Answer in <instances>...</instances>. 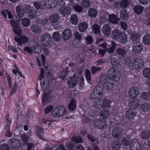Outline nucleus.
Masks as SVG:
<instances>
[{
  "label": "nucleus",
  "instance_id": "nucleus-1",
  "mask_svg": "<svg viewBox=\"0 0 150 150\" xmlns=\"http://www.w3.org/2000/svg\"><path fill=\"white\" fill-rule=\"evenodd\" d=\"M99 82L102 85L103 88L106 90L111 89L114 86V84L111 81L108 76L104 74L100 75Z\"/></svg>",
  "mask_w": 150,
  "mask_h": 150
},
{
  "label": "nucleus",
  "instance_id": "nucleus-2",
  "mask_svg": "<svg viewBox=\"0 0 150 150\" xmlns=\"http://www.w3.org/2000/svg\"><path fill=\"white\" fill-rule=\"evenodd\" d=\"M108 77L109 79L117 81L119 80L120 77V72L115 68H110L108 71Z\"/></svg>",
  "mask_w": 150,
  "mask_h": 150
},
{
  "label": "nucleus",
  "instance_id": "nucleus-3",
  "mask_svg": "<svg viewBox=\"0 0 150 150\" xmlns=\"http://www.w3.org/2000/svg\"><path fill=\"white\" fill-rule=\"evenodd\" d=\"M66 113V108L64 106H61L55 108L52 112V115L55 117L63 116Z\"/></svg>",
  "mask_w": 150,
  "mask_h": 150
},
{
  "label": "nucleus",
  "instance_id": "nucleus-4",
  "mask_svg": "<svg viewBox=\"0 0 150 150\" xmlns=\"http://www.w3.org/2000/svg\"><path fill=\"white\" fill-rule=\"evenodd\" d=\"M43 73V71H42V68L41 67L40 74L38 80H40V84L41 88L43 90H46L49 87V83L47 79L44 77Z\"/></svg>",
  "mask_w": 150,
  "mask_h": 150
},
{
  "label": "nucleus",
  "instance_id": "nucleus-5",
  "mask_svg": "<svg viewBox=\"0 0 150 150\" xmlns=\"http://www.w3.org/2000/svg\"><path fill=\"white\" fill-rule=\"evenodd\" d=\"M103 92V90L101 86H97L92 92L91 96L92 98L98 99L102 96Z\"/></svg>",
  "mask_w": 150,
  "mask_h": 150
},
{
  "label": "nucleus",
  "instance_id": "nucleus-6",
  "mask_svg": "<svg viewBox=\"0 0 150 150\" xmlns=\"http://www.w3.org/2000/svg\"><path fill=\"white\" fill-rule=\"evenodd\" d=\"M128 65L131 68H133L135 69H139L140 67H142L144 64L141 58H137L134 59L132 63H128Z\"/></svg>",
  "mask_w": 150,
  "mask_h": 150
},
{
  "label": "nucleus",
  "instance_id": "nucleus-7",
  "mask_svg": "<svg viewBox=\"0 0 150 150\" xmlns=\"http://www.w3.org/2000/svg\"><path fill=\"white\" fill-rule=\"evenodd\" d=\"M19 19L16 21L14 20H10V23L13 27V30L16 35H19L21 34V30L19 27Z\"/></svg>",
  "mask_w": 150,
  "mask_h": 150
},
{
  "label": "nucleus",
  "instance_id": "nucleus-8",
  "mask_svg": "<svg viewBox=\"0 0 150 150\" xmlns=\"http://www.w3.org/2000/svg\"><path fill=\"white\" fill-rule=\"evenodd\" d=\"M52 39L51 36L48 34L43 35L41 41L42 45L45 46H49L52 43Z\"/></svg>",
  "mask_w": 150,
  "mask_h": 150
},
{
  "label": "nucleus",
  "instance_id": "nucleus-9",
  "mask_svg": "<svg viewBox=\"0 0 150 150\" xmlns=\"http://www.w3.org/2000/svg\"><path fill=\"white\" fill-rule=\"evenodd\" d=\"M110 44L107 45L106 44L104 43L100 45V46L103 47L105 49L106 51L109 53H113L115 50L116 47V44L115 43L113 42V41H111Z\"/></svg>",
  "mask_w": 150,
  "mask_h": 150
},
{
  "label": "nucleus",
  "instance_id": "nucleus-10",
  "mask_svg": "<svg viewBox=\"0 0 150 150\" xmlns=\"http://www.w3.org/2000/svg\"><path fill=\"white\" fill-rule=\"evenodd\" d=\"M94 125L95 127L98 129H103L106 126L105 120L102 118L95 120Z\"/></svg>",
  "mask_w": 150,
  "mask_h": 150
},
{
  "label": "nucleus",
  "instance_id": "nucleus-11",
  "mask_svg": "<svg viewBox=\"0 0 150 150\" xmlns=\"http://www.w3.org/2000/svg\"><path fill=\"white\" fill-rule=\"evenodd\" d=\"M52 94L50 91H46L43 93L42 96V103L43 105H45L47 103L50 101L52 98Z\"/></svg>",
  "mask_w": 150,
  "mask_h": 150
},
{
  "label": "nucleus",
  "instance_id": "nucleus-12",
  "mask_svg": "<svg viewBox=\"0 0 150 150\" xmlns=\"http://www.w3.org/2000/svg\"><path fill=\"white\" fill-rule=\"evenodd\" d=\"M112 134L114 138L119 139L122 136L123 131L121 128L116 127L113 129Z\"/></svg>",
  "mask_w": 150,
  "mask_h": 150
},
{
  "label": "nucleus",
  "instance_id": "nucleus-13",
  "mask_svg": "<svg viewBox=\"0 0 150 150\" xmlns=\"http://www.w3.org/2000/svg\"><path fill=\"white\" fill-rule=\"evenodd\" d=\"M19 35H17L16 37H15L14 40L17 42L18 45H21L22 44L27 43L28 41V38L26 36H19Z\"/></svg>",
  "mask_w": 150,
  "mask_h": 150
},
{
  "label": "nucleus",
  "instance_id": "nucleus-14",
  "mask_svg": "<svg viewBox=\"0 0 150 150\" xmlns=\"http://www.w3.org/2000/svg\"><path fill=\"white\" fill-rule=\"evenodd\" d=\"M139 101L137 98H131L129 101V106L130 108H132L133 109H135L139 105Z\"/></svg>",
  "mask_w": 150,
  "mask_h": 150
},
{
  "label": "nucleus",
  "instance_id": "nucleus-15",
  "mask_svg": "<svg viewBox=\"0 0 150 150\" xmlns=\"http://www.w3.org/2000/svg\"><path fill=\"white\" fill-rule=\"evenodd\" d=\"M143 50V46L138 41H134L133 43L132 50L137 53L141 52Z\"/></svg>",
  "mask_w": 150,
  "mask_h": 150
},
{
  "label": "nucleus",
  "instance_id": "nucleus-16",
  "mask_svg": "<svg viewBox=\"0 0 150 150\" xmlns=\"http://www.w3.org/2000/svg\"><path fill=\"white\" fill-rule=\"evenodd\" d=\"M31 49L35 53H40L42 51L41 45L36 42L32 41L30 42Z\"/></svg>",
  "mask_w": 150,
  "mask_h": 150
},
{
  "label": "nucleus",
  "instance_id": "nucleus-17",
  "mask_svg": "<svg viewBox=\"0 0 150 150\" xmlns=\"http://www.w3.org/2000/svg\"><path fill=\"white\" fill-rule=\"evenodd\" d=\"M72 35L71 31L68 28L64 30L62 34V39L64 41H67L69 40Z\"/></svg>",
  "mask_w": 150,
  "mask_h": 150
},
{
  "label": "nucleus",
  "instance_id": "nucleus-18",
  "mask_svg": "<svg viewBox=\"0 0 150 150\" xmlns=\"http://www.w3.org/2000/svg\"><path fill=\"white\" fill-rule=\"evenodd\" d=\"M44 7L48 9L54 8L57 5L55 0H48L45 1L43 3Z\"/></svg>",
  "mask_w": 150,
  "mask_h": 150
},
{
  "label": "nucleus",
  "instance_id": "nucleus-19",
  "mask_svg": "<svg viewBox=\"0 0 150 150\" xmlns=\"http://www.w3.org/2000/svg\"><path fill=\"white\" fill-rule=\"evenodd\" d=\"M128 94L131 98H136L139 95L138 88L135 87L131 88L128 91Z\"/></svg>",
  "mask_w": 150,
  "mask_h": 150
},
{
  "label": "nucleus",
  "instance_id": "nucleus-20",
  "mask_svg": "<svg viewBox=\"0 0 150 150\" xmlns=\"http://www.w3.org/2000/svg\"><path fill=\"white\" fill-rule=\"evenodd\" d=\"M45 57L42 55L41 60L42 63V71H43L44 73V70H45V71H46L45 75V76L47 77H48L50 76V74L49 71H47L48 70V67L47 66V63H45ZM44 73H43V74Z\"/></svg>",
  "mask_w": 150,
  "mask_h": 150
},
{
  "label": "nucleus",
  "instance_id": "nucleus-21",
  "mask_svg": "<svg viewBox=\"0 0 150 150\" xmlns=\"http://www.w3.org/2000/svg\"><path fill=\"white\" fill-rule=\"evenodd\" d=\"M67 81L68 86L70 88H73L76 85L77 81L75 76L69 77Z\"/></svg>",
  "mask_w": 150,
  "mask_h": 150
},
{
  "label": "nucleus",
  "instance_id": "nucleus-22",
  "mask_svg": "<svg viewBox=\"0 0 150 150\" xmlns=\"http://www.w3.org/2000/svg\"><path fill=\"white\" fill-rule=\"evenodd\" d=\"M136 111L135 109H130L126 111V116L130 119H133L136 115Z\"/></svg>",
  "mask_w": 150,
  "mask_h": 150
},
{
  "label": "nucleus",
  "instance_id": "nucleus-23",
  "mask_svg": "<svg viewBox=\"0 0 150 150\" xmlns=\"http://www.w3.org/2000/svg\"><path fill=\"white\" fill-rule=\"evenodd\" d=\"M122 32L117 29H115L113 30L111 33V37L114 40H118L120 37Z\"/></svg>",
  "mask_w": 150,
  "mask_h": 150
},
{
  "label": "nucleus",
  "instance_id": "nucleus-24",
  "mask_svg": "<svg viewBox=\"0 0 150 150\" xmlns=\"http://www.w3.org/2000/svg\"><path fill=\"white\" fill-rule=\"evenodd\" d=\"M59 12L64 16L69 15L71 12L70 8L67 7H60L58 9Z\"/></svg>",
  "mask_w": 150,
  "mask_h": 150
},
{
  "label": "nucleus",
  "instance_id": "nucleus-25",
  "mask_svg": "<svg viewBox=\"0 0 150 150\" xmlns=\"http://www.w3.org/2000/svg\"><path fill=\"white\" fill-rule=\"evenodd\" d=\"M132 140L131 136L128 135L124 137L122 141V143L124 146H127L130 145Z\"/></svg>",
  "mask_w": 150,
  "mask_h": 150
},
{
  "label": "nucleus",
  "instance_id": "nucleus-26",
  "mask_svg": "<svg viewBox=\"0 0 150 150\" xmlns=\"http://www.w3.org/2000/svg\"><path fill=\"white\" fill-rule=\"evenodd\" d=\"M16 11L17 16L18 17L19 20H21L24 14V11L22 7L21 6H18L16 8Z\"/></svg>",
  "mask_w": 150,
  "mask_h": 150
},
{
  "label": "nucleus",
  "instance_id": "nucleus-27",
  "mask_svg": "<svg viewBox=\"0 0 150 150\" xmlns=\"http://www.w3.org/2000/svg\"><path fill=\"white\" fill-rule=\"evenodd\" d=\"M129 149L130 150H141V146L138 142L134 141L132 142Z\"/></svg>",
  "mask_w": 150,
  "mask_h": 150
},
{
  "label": "nucleus",
  "instance_id": "nucleus-28",
  "mask_svg": "<svg viewBox=\"0 0 150 150\" xmlns=\"http://www.w3.org/2000/svg\"><path fill=\"white\" fill-rule=\"evenodd\" d=\"M88 26V23L83 22L80 23L78 25L79 30L81 33H83L87 29Z\"/></svg>",
  "mask_w": 150,
  "mask_h": 150
},
{
  "label": "nucleus",
  "instance_id": "nucleus-29",
  "mask_svg": "<svg viewBox=\"0 0 150 150\" xmlns=\"http://www.w3.org/2000/svg\"><path fill=\"white\" fill-rule=\"evenodd\" d=\"M117 54H112L111 56V62L113 67H116L119 64V61Z\"/></svg>",
  "mask_w": 150,
  "mask_h": 150
},
{
  "label": "nucleus",
  "instance_id": "nucleus-30",
  "mask_svg": "<svg viewBox=\"0 0 150 150\" xmlns=\"http://www.w3.org/2000/svg\"><path fill=\"white\" fill-rule=\"evenodd\" d=\"M101 30L103 33L106 36H108L110 34V28L108 24L104 25L102 27Z\"/></svg>",
  "mask_w": 150,
  "mask_h": 150
},
{
  "label": "nucleus",
  "instance_id": "nucleus-31",
  "mask_svg": "<svg viewBox=\"0 0 150 150\" xmlns=\"http://www.w3.org/2000/svg\"><path fill=\"white\" fill-rule=\"evenodd\" d=\"M120 18L122 20L127 21L129 18V14L126 10H122L120 11Z\"/></svg>",
  "mask_w": 150,
  "mask_h": 150
},
{
  "label": "nucleus",
  "instance_id": "nucleus-32",
  "mask_svg": "<svg viewBox=\"0 0 150 150\" xmlns=\"http://www.w3.org/2000/svg\"><path fill=\"white\" fill-rule=\"evenodd\" d=\"M108 16L109 21L112 23L117 24L118 21L120 20V18H117L114 14L109 15Z\"/></svg>",
  "mask_w": 150,
  "mask_h": 150
},
{
  "label": "nucleus",
  "instance_id": "nucleus-33",
  "mask_svg": "<svg viewBox=\"0 0 150 150\" xmlns=\"http://www.w3.org/2000/svg\"><path fill=\"white\" fill-rule=\"evenodd\" d=\"M122 44H125L127 42V34L124 32H122L118 40Z\"/></svg>",
  "mask_w": 150,
  "mask_h": 150
},
{
  "label": "nucleus",
  "instance_id": "nucleus-34",
  "mask_svg": "<svg viewBox=\"0 0 150 150\" xmlns=\"http://www.w3.org/2000/svg\"><path fill=\"white\" fill-rule=\"evenodd\" d=\"M35 131L39 138L41 139H44L42 138V134L44 132L43 129L40 126H36L35 127Z\"/></svg>",
  "mask_w": 150,
  "mask_h": 150
},
{
  "label": "nucleus",
  "instance_id": "nucleus-35",
  "mask_svg": "<svg viewBox=\"0 0 150 150\" xmlns=\"http://www.w3.org/2000/svg\"><path fill=\"white\" fill-rule=\"evenodd\" d=\"M102 108H110L111 102L107 99H100Z\"/></svg>",
  "mask_w": 150,
  "mask_h": 150
},
{
  "label": "nucleus",
  "instance_id": "nucleus-36",
  "mask_svg": "<svg viewBox=\"0 0 150 150\" xmlns=\"http://www.w3.org/2000/svg\"><path fill=\"white\" fill-rule=\"evenodd\" d=\"M120 144L119 141L113 140L112 143L111 147L112 150H119L120 147Z\"/></svg>",
  "mask_w": 150,
  "mask_h": 150
},
{
  "label": "nucleus",
  "instance_id": "nucleus-37",
  "mask_svg": "<svg viewBox=\"0 0 150 150\" xmlns=\"http://www.w3.org/2000/svg\"><path fill=\"white\" fill-rule=\"evenodd\" d=\"M59 18V15L57 14H55L50 16L49 18V21L51 23H56Z\"/></svg>",
  "mask_w": 150,
  "mask_h": 150
},
{
  "label": "nucleus",
  "instance_id": "nucleus-38",
  "mask_svg": "<svg viewBox=\"0 0 150 150\" xmlns=\"http://www.w3.org/2000/svg\"><path fill=\"white\" fill-rule=\"evenodd\" d=\"M101 105L100 100L97 99L93 104V108H95L96 110L99 111L102 109V107Z\"/></svg>",
  "mask_w": 150,
  "mask_h": 150
},
{
  "label": "nucleus",
  "instance_id": "nucleus-39",
  "mask_svg": "<svg viewBox=\"0 0 150 150\" xmlns=\"http://www.w3.org/2000/svg\"><path fill=\"white\" fill-rule=\"evenodd\" d=\"M144 8L141 5H136L133 8L135 13L138 15L141 14L144 11Z\"/></svg>",
  "mask_w": 150,
  "mask_h": 150
},
{
  "label": "nucleus",
  "instance_id": "nucleus-40",
  "mask_svg": "<svg viewBox=\"0 0 150 150\" xmlns=\"http://www.w3.org/2000/svg\"><path fill=\"white\" fill-rule=\"evenodd\" d=\"M89 16L92 18L96 17L98 15L97 10L93 8H90L88 11Z\"/></svg>",
  "mask_w": 150,
  "mask_h": 150
},
{
  "label": "nucleus",
  "instance_id": "nucleus-41",
  "mask_svg": "<svg viewBox=\"0 0 150 150\" xmlns=\"http://www.w3.org/2000/svg\"><path fill=\"white\" fill-rule=\"evenodd\" d=\"M142 41L144 44L150 45V34L147 33L142 38Z\"/></svg>",
  "mask_w": 150,
  "mask_h": 150
},
{
  "label": "nucleus",
  "instance_id": "nucleus-42",
  "mask_svg": "<svg viewBox=\"0 0 150 150\" xmlns=\"http://www.w3.org/2000/svg\"><path fill=\"white\" fill-rule=\"evenodd\" d=\"M116 51L119 55H121L123 57H125V56L127 53L125 49L121 47L117 48Z\"/></svg>",
  "mask_w": 150,
  "mask_h": 150
},
{
  "label": "nucleus",
  "instance_id": "nucleus-43",
  "mask_svg": "<svg viewBox=\"0 0 150 150\" xmlns=\"http://www.w3.org/2000/svg\"><path fill=\"white\" fill-rule=\"evenodd\" d=\"M31 29L33 32L37 34H39L41 32L40 28L37 25H32L31 26Z\"/></svg>",
  "mask_w": 150,
  "mask_h": 150
},
{
  "label": "nucleus",
  "instance_id": "nucleus-44",
  "mask_svg": "<svg viewBox=\"0 0 150 150\" xmlns=\"http://www.w3.org/2000/svg\"><path fill=\"white\" fill-rule=\"evenodd\" d=\"M82 139L80 136H74L72 137L71 143L73 144L81 143L82 142Z\"/></svg>",
  "mask_w": 150,
  "mask_h": 150
},
{
  "label": "nucleus",
  "instance_id": "nucleus-45",
  "mask_svg": "<svg viewBox=\"0 0 150 150\" xmlns=\"http://www.w3.org/2000/svg\"><path fill=\"white\" fill-rule=\"evenodd\" d=\"M52 37L53 40L57 42L60 41L62 38L61 35L57 31H56L53 33L52 35Z\"/></svg>",
  "mask_w": 150,
  "mask_h": 150
},
{
  "label": "nucleus",
  "instance_id": "nucleus-46",
  "mask_svg": "<svg viewBox=\"0 0 150 150\" xmlns=\"http://www.w3.org/2000/svg\"><path fill=\"white\" fill-rule=\"evenodd\" d=\"M37 11L34 10H32L29 11L28 13V17L30 19H33L37 16Z\"/></svg>",
  "mask_w": 150,
  "mask_h": 150
},
{
  "label": "nucleus",
  "instance_id": "nucleus-47",
  "mask_svg": "<svg viewBox=\"0 0 150 150\" xmlns=\"http://www.w3.org/2000/svg\"><path fill=\"white\" fill-rule=\"evenodd\" d=\"M18 85L16 82H13L12 84L11 83V88H9L11 89L10 95H12L17 90Z\"/></svg>",
  "mask_w": 150,
  "mask_h": 150
},
{
  "label": "nucleus",
  "instance_id": "nucleus-48",
  "mask_svg": "<svg viewBox=\"0 0 150 150\" xmlns=\"http://www.w3.org/2000/svg\"><path fill=\"white\" fill-rule=\"evenodd\" d=\"M76 101L73 100H71L68 105L69 109L71 111H74L76 108Z\"/></svg>",
  "mask_w": 150,
  "mask_h": 150
},
{
  "label": "nucleus",
  "instance_id": "nucleus-49",
  "mask_svg": "<svg viewBox=\"0 0 150 150\" xmlns=\"http://www.w3.org/2000/svg\"><path fill=\"white\" fill-rule=\"evenodd\" d=\"M70 21L72 24L76 25L78 23L77 15L76 14L72 15L70 18Z\"/></svg>",
  "mask_w": 150,
  "mask_h": 150
},
{
  "label": "nucleus",
  "instance_id": "nucleus-50",
  "mask_svg": "<svg viewBox=\"0 0 150 150\" xmlns=\"http://www.w3.org/2000/svg\"><path fill=\"white\" fill-rule=\"evenodd\" d=\"M93 31L96 34H99L100 33V27L98 25L94 24L92 25Z\"/></svg>",
  "mask_w": 150,
  "mask_h": 150
},
{
  "label": "nucleus",
  "instance_id": "nucleus-51",
  "mask_svg": "<svg viewBox=\"0 0 150 150\" xmlns=\"http://www.w3.org/2000/svg\"><path fill=\"white\" fill-rule=\"evenodd\" d=\"M150 132L148 130H144L142 131L141 134V137L144 139H148L150 136Z\"/></svg>",
  "mask_w": 150,
  "mask_h": 150
},
{
  "label": "nucleus",
  "instance_id": "nucleus-52",
  "mask_svg": "<svg viewBox=\"0 0 150 150\" xmlns=\"http://www.w3.org/2000/svg\"><path fill=\"white\" fill-rule=\"evenodd\" d=\"M101 67L100 66H93L91 68V74H94L97 73L98 71H101L102 70Z\"/></svg>",
  "mask_w": 150,
  "mask_h": 150
},
{
  "label": "nucleus",
  "instance_id": "nucleus-53",
  "mask_svg": "<svg viewBox=\"0 0 150 150\" xmlns=\"http://www.w3.org/2000/svg\"><path fill=\"white\" fill-rule=\"evenodd\" d=\"M143 76L146 78H150V68H146L144 69L142 71Z\"/></svg>",
  "mask_w": 150,
  "mask_h": 150
},
{
  "label": "nucleus",
  "instance_id": "nucleus-54",
  "mask_svg": "<svg viewBox=\"0 0 150 150\" xmlns=\"http://www.w3.org/2000/svg\"><path fill=\"white\" fill-rule=\"evenodd\" d=\"M121 8L125 9L127 8L129 5V3L127 0H121Z\"/></svg>",
  "mask_w": 150,
  "mask_h": 150
},
{
  "label": "nucleus",
  "instance_id": "nucleus-55",
  "mask_svg": "<svg viewBox=\"0 0 150 150\" xmlns=\"http://www.w3.org/2000/svg\"><path fill=\"white\" fill-rule=\"evenodd\" d=\"M141 98L144 100L150 101V93H142L141 94Z\"/></svg>",
  "mask_w": 150,
  "mask_h": 150
},
{
  "label": "nucleus",
  "instance_id": "nucleus-56",
  "mask_svg": "<svg viewBox=\"0 0 150 150\" xmlns=\"http://www.w3.org/2000/svg\"><path fill=\"white\" fill-rule=\"evenodd\" d=\"M81 3L82 7L85 8L89 7L91 4L89 0H83Z\"/></svg>",
  "mask_w": 150,
  "mask_h": 150
},
{
  "label": "nucleus",
  "instance_id": "nucleus-57",
  "mask_svg": "<svg viewBox=\"0 0 150 150\" xmlns=\"http://www.w3.org/2000/svg\"><path fill=\"white\" fill-rule=\"evenodd\" d=\"M68 73V71L67 70L64 69L59 75V78L64 80L66 79V76Z\"/></svg>",
  "mask_w": 150,
  "mask_h": 150
},
{
  "label": "nucleus",
  "instance_id": "nucleus-58",
  "mask_svg": "<svg viewBox=\"0 0 150 150\" xmlns=\"http://www.w3.org/2000/svg\"><path fill=\"white\" fill-rule=\"evenodd\" d=\"M109 112L108 110H103L100 112V116L103 118H106L109 116Z\"/></svg>",
  "mask_w": 150,
  "mask_h": 150
},
{
  "label": "nucleus",
  "instance_id": "nucleus-59",
  "mask_svg": "<svg viewBox=\"0 0 150 150\" xmlns=\"http://www.w3.org/2000/svg\"><path fill=\"white\" fill-rule=\"evenodd\" d=\"M86 44L87 45L91 44L93 42V38L91 35H88L85 38Z\"/></svg>",
  "mask_w": 150,
  "mask_h": 150
},
{
  "label": "nucleus",
  "instance_id": "nucleus-60",
  "mask_svg": "<svg viewBox=\"0 0 150 150\" xmlns=\"http://www.w3.org/2000/svg\"><path fill=\"white\" fill-rule=\"evenodd\" d=\"M150 108V105L145 103L142 104L140 107V109L142 111H146Z\"/></svg>",
  "mask_w": 150,
  "mask_h": 150
},
{
  "label": "nucleus",
  "instance_id": "nucleus-61",
  "mask_svg": "<svg viewBox=\"0 0 150 150\" xmlns=\"http://www.w3.org/2000/svg\"><path fill=\"white\" fill-rule=\"evenodd\" d=\"M36 21L38 24L44 25L47 23L48 20L46 18L42 19H38L36 20Z\"/></svg>",
  "mask_w": 150,
  "mask_h": 150
},
{
  "label": "nucleus",
  "instance_id": "nucleus-62",
  "mask_svg": "<svg viewBox=\"0 0 150 150\" xmlns=\"http://www.w3.org/2000/svg\"><path fill=\"white\" fill-rule=\"evenodd\" d=\"M21 137L24 144H26L29 141V137L25 134H22L21 135Z\"/></svg>",
  "mask_w": 150,
  "mask_h": 150
},
{
  "label": "nucleus",
  "instance_id": "nucleus-63",
  "mask_svg": "<svg viewBox=\"0 0 150 150\" xmlns=\"http://www.w3.org/2000/svg\"><path fill=\"white\" fill-rule=\"evenodd\" d=\"M87 137L88 139L91 141L92 142H96L97 144H99V142L98 140V139L96 138L92 134H87Z\"/></svg>",
  "mask_w": 150,
  "mask_h": 150
},
{
  "label": "nucleus",
  "instance_id": "nucleus-64",
  "mask_svg": "<svg viewBox=\"0 0 150 150\" xmlns=\"http://www.w3.org/2000/svg\"><path fill=\"white\" fill-rule=\"evenodd\" d=\"M22 25L25 27L28 26L30 24V21L28 18H25L23 19L21 21Z\"/></svg>",
  "mask_w": 150,
  "mask_h": 150
}]
</instances>
